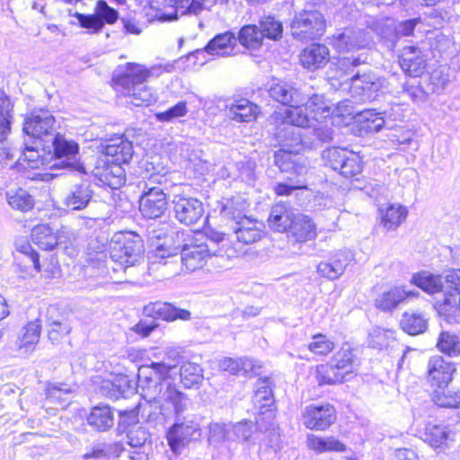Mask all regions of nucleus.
Segmentation results:
<instances>
[{
	"label": "nucleus",
	"mask_w": 460,
	"mask_h": 460,
	"mask_svg": "<svg viewBox=\"0 0 460 460\" xmlns=\"http://www.w3.org/2000/svg\"><path fill=\"white\" fill-rule=\"evenodd\" d=\"M174 368L175 365L165 362L142 365L138 368L137 385L145 399L150 402L161 399L172 407L175 418H178L187 410L189 398L171 382L170 372Z\"/></svg>",
	"instance_id": "nucleus-1"
},
{
	"label": "nucleus",
	"mask_w": 460,
	"mask_h": 460,
	"mask_svg": "<svg viewBox=\"0 0 460 460\" xmlns=\"http://www.w3.org/2000/svg\"><path fill=\"white\" fill-rule=\"evenodd\" d=\"M157 70L160 68L147 69L139 64L128 63L123 73L113 76L114 88L123 95L128 96L129 102L133 105L148 106L155 102L156 97L145 83Z\"/></svg>",
	"instance_id": "nucleus-2"
},
{
	"label": "nucleus",
	"mask_w": 460,
	"mask_h": 460,
	"mask_svg": "<svg viewBox=\"0 0 460 460\" xmlns=\"http://www.w3.org/2000/svg\"><path fill=\"white\" fill-rule=\"evenodd\" d=\"M143 240L135 232L115 233L110 243L111 260L106 262L107 269L114 271L135 266L143 259Z\"/></svg>",
	"instance_id": "nucleus-3"
},
{
	"label": "nucleus",
	"mask_w": 460,
	"mask_h": 460,
	"mask_svg": "<svg viewBox=\"0 0 460 460\" xmlns=\"http://www.w3.org/2000/svg\"><path fill=\"white\" fill-rule=\"evenodd\" d=\"M359 361L350 347H342L326 364L316 367L315 378L319 385H334L349 380L358 371Z\"/></svg>",
	"instance_id": "nucleus-4"
},
{
	"label": "nucleus",
	"mask_w": 460,
	"mask_h": 460,
	"mask_svg": "<svg viewBox=\"0 0 460 460\" xmlns=\"http://www.w3.org/2000/svg\"><path fill=\"white\" fill-rule=\"evenodd\" d=\"M253 404L257 410V426L262 430L274 426L275 400L272 393V381L270 377L260 378L255 384Z\"/></svg>",
	"instance_id": "nucleus-5"
},
{
	"label": "nucleus",
	"mask_w": 460,
	"mask_h": 460,
	"mask_svg": "<svg viewBox=\"0 0 460 460\" xmlns=\"http://www.w3.org/2000/svg\"><path fill=\"white\" fill-rule=\"evenodd\" d=\"M159 176L153 175L148 181H141L138 188L142 190L139 199V209L147 218H157L167 210V197L164 190L155 183Z\"/></svg>",
	"instance_id": "nucleus-6"
},
{
	"label": "nucleus",
	"mask_w": 460,
	"mask_h": 460,
	"mask_svg": "<svg viewBox=\"0 0 460 460\" xmlns=\"http://www.w3.org/2000/svg\"><path fill=\"white\" fill-rule=\"evenodd\" d=\"M325 20L317 10H303L296 13L290 24L292 36L299 40H314L323 35Z\"/></svg>",
	"instance_id": "nucleus-7"
},
{
	"label": "nucleus",
	"mask_w": 460,
	"mask_h": 460,
	"mask_svg": "<svg viewBox=\"0 0 460 460\" xmlns=\"http://www.w3.org/2000/svg\"><path fill=\"white\" fill-rule=\"evenodd\" d=\"M52 146L55 158L59 160L53 166L84 174L88 173L87 167L77 159L79 145L75 141L57 134L53 137Z\"/></svg>",
	"instance_id": "nucleus-8"
},
{
	"label": "nucleus",
	"mask_w": 460,
	"mask_h": 460,
	"mask_svg": "<svg viewBox=\"0 0 460 460\" xmlns=\"http://www.w3.org/2000/svg\"><path fill=\"white\" fill-rule=\"evenodd\" d=\"M196 436H200V424L192 415L175 418L174 424L168 429L166 438L172 451L180 454L181 450Z\"/></svg>",
	"instance_id": "nucleus-9"
},
{
	"label": "nucleus",
	"mask_w": 460,
	"mask_h": 460,
	"mask_svg": "<svg viewBox=\"0 0 460 460\" xmlns=\"http://www.w3.org/2000/svg\"><path fill=\"white\" fill-rule=\"evenodd\" d=\"M323 157L334 171L346 178L355 177L362 172V161L356 153L332 147L324 151Z\"/></svg>",
	"instance_id": "nucleus-10"
},
{
	"label": "nucleus",
	"mask_w": 460,
	"mask_h": 460,
	"mask_svg": "<svg viewBox=\"0 0 460 460\" xmlns=\"http://www.w3.org/2000/svg\"><path fill=\"white\" fill-rule=\"evenodd\" d=\"M79 25L90 33L100 32L105 24H114L119 19V12L111 7L106 1L98 0L93 13L84 14L75 13Z\"/></svg>",
	"instance_id": "nucleus-11"
},
{
	"label": "nucleus",
	"mask_w": 460,
	"mask_h": 460,
	"mask_svg": "<svg viewBox=\"0 0 460 460\" xmlns=\"http://www.w3.org/2000/svg\"><path fill=\"white\" fill-rule=\"evenodd\" d=\"M86 167L88 173L91 172L102 184L111 189H119L125 183L126 173L122 164L110 160L108 156H98L92 168Z\"/></svg>",
	"instance_id": "nucleus-12"
},
{
	"label": "nucleus",
	"mask_w": 460,
	"mask_h": 460,
	"mask_svg": "<svg viewBox=\"0 0 460 460\" xmlns=\"http://www.w3.org/2000/svg\"><path fill=\"white\" fill-rule=\"evenodd\" d=\"M172 203L175 217L179 222L186 226L198 224L204 216L203 203L183 192H176L173 194Z\"/></svg>",
	"instance_id": "nucleus-13"
},
{
	"label": "nucleus",
	"mask_w": 460,
	"mask_h": 460,
	"mask_svg": "<svg viewBox=\"0 0 460 460\" xmlns=\"http://www.w3.org/2000/svg\"><path fill=\"white\" fill-rule=\"evenodd\" d=\"M55 118L44 109L34 110L24 120L23 131L35 139L51 135L55 130Z\"/></svg>",
	"instance_id": "nucleus-14"
},
{
	"label": "nucleus",
	"mask_w": 460,
	"mask_h": 460,
	"mask_svg": "<svg viewBox=\"0 0 460 460\" xmlns=\"http://www.w3.org/2000/svg\"><path fill=\"white\" fill-rule=\"evenodd\" d=\"M304 425L310 429L324 430L336 420V411L330 403L308 405L302 416Z\"/></svg>",
	"instance_id": "nucleus-15"
},
{
	"label": "nucleus",
	"mask_w": 460,
	"mask_h": 460,
	"mask_svg": "<svg viewBox=\"0 0 460 460\" xmlns=\"http://www.w3.org/2000/svg\"><path fill=\"white\" fill-rule=\"evenodd\" d=\"M18 155L17 164L23 168H39L43 164V159L38 150V146L24 144L22 153L19 150L6 146L5 143L0 145V160H13Z\"/></svg>",
	"instance_id": "nucleus-16"
},
{
	"label": "nucleus",
	"mask_w": 460,
	"mask_h": 460,
	"mask_svg": "<svg viewBox=\"0 0 460 460\" xmlns=\"http://www.w3.org/2000/svg\"><path fill=\"white\" fill-rule=\"evenodd\" d=\"M352 88L361 90L363 100L373 101L385 87V79L373 73L362 74L357 72L350 78Z\"/></svg>",
	"instance_id": "nucleus-17"
},
{
	"label": "nucleus",
	"mask_w": 460,
	"mask_h": 460,
	"mask_svg": "<svg viewBox=\"0 0 460 460\" xmlns=\"http://www.w3.org/2000/svg\"><path fill=\"white\" fill-rule=\"evenodd\" d=\"M230 227L236 240L243 244H252L260 241L264 234V224L251 217L231 223Z\"/></svg>",
	"instance_id": "nucleus-18"
},
{
	"label": "nucleus",
	"mask_w": 460,
	"mask_h": 460,
	"mask_svg": "<svg viewBox=\"0 0 460 460\" xmlns=\"http://www.w3.org/2000/svg\"><path fill=\"white\" fill-rule=\"evenodd\" d=\"M268 93L273 101L286 106H292L305 101L304 94L295 87L294 84L286 81L272 82Z\"/></svg>",
	"instance_id": "nucleus-19"
},
{
	"label": "nucleus",
	"mask_w": 460,
	"mask_h": 460,
	"mask_svg": "<svg viewBox=\"0 0 460 460\" xmlns=\"http://www.w3.org/2000/svg\"><path fill=\"white\" fill-rule=\"evenodd\" d=\"M456 368L441 356H433L428 362V378L433 386L441 388L447 386L452 380Z\"/></svg>",
	"instance_id": "nucleus-20"
},
{
	"label": "nucleus",
	"mask_w": 460,
	"mask_h": 460,
	"mask_svg": "<svg viewBox=\"0 0 460 460\" xmlns=\"http://www.w3.org/2000/svg\"><path fill=\"white\" fill-rule=\"evenodd\" d=\"M361 63L360 59L355 57L339 58L334 66L328 71V79L331 81V84L339 88L343 84L350 82L351 76L357 73L355 68Z\"/></svg>",
	"instance_id": "nucleus-21"
},
{
	"label": "nucleus",
	"mask_w": 460,
	"mask_h": 460,
	"mask_svg": "<svg viewBox=\"0 0 460 460\" xmlns=\"http://www.w3.org/2000/svg\"><path fill=\"white\" fill-rule=\"evenodd\" d=\"M144 313L146 316L152 318H161L167 322H172L177 319L187 321L190 319L191 313L186 309L178 308L166 302L156 301L149 303L144 307Z\"/></svg>",
	"instance_id": "nucleus-22"
},
{
	"label": "nucleus",
	"mask_w": 460,
	"mask_h": 460,
	"mask_svg": "<svg viewBox=\"0 0 460 460\" xmlns=\"http://www.w3.org/2000/svg\"><path fill=\"white\" fill-rule=\"evenodd\" d=\"M237 38L232 31H226L216 35L206 45L204 49H198L194 55H204L208 53L212 56H230L234 53Z\"/></svg>",
	"instance_id": "nucleus-23"
},
{
	"label": "nucleus",
	"mask_w": 460,
	"mask_h": 460,
	"mask_svg": "<svg viewBox=\"0 0 460 460\" xmlns=\"http://www.w3.org/2000/svg\"><path fill=\"white\" fill-rule=\"evenodd\" d=\"M128 445L132 447L129 452L131 460H148L151 452L150 435L145 428H132L128 431Z\"/></svg>",
	"instance_id": "nucleus-24"
},
{
	"label": "nucleus",
	"mask_w": 460,
	"mask_h": 460,
	"mask_svg": "<svg viewBox=\"0 0 460 460\" xmlns=\"http://www.w3.org/2000/svg\"><path fill=\"white\" fill-rule=\"evenodd\" d=\"M170 7L172 12H158L156 17L162 22H172L178 19L179 13L183 15L186 13L198 14L204 8V0H164Z\"/></svg>",
	"instance_id": "nucleus-25"
},
{
	"label": "nucleus",
	"mask_w": 460,
	"mask_h": 460,
	"mask_svg": "<svg viewBox=\"0 0 460 460\" xmlns=\"http://www.w3.org/2000/svg\"><path fill=\"white\" fill-rule=\"evenodd\" d=\"M455 432L448 425L428 423L425 427L424 441L433 448H449L455 441Z\"/></svg>",
	"instance_id": "nucleus-26"
},
{
	"label": "nucleus",
	"mask_w": 460,
	"mask_h": 460,
	"mask_svg": "<svg viewBox=\"0 0 460 460\" xmlns=\"http://www.w3.org/2000/svg\"><path fill=\"white\" fill-rule=\"evenodd\" d=\"M399 62L402 69L413 77L420 75L426 67V58L417 46L404 47Z\"/></svg>",
	"instance_id": "nucleus-27"
},
{
	"label": "nucleus",
	"mask_w": 460,
	"mask_h": 460,
	"mask_svg": "<svg viewBox=\"0 0 460 460\" xmlns=\"http://www.w3.org/2000/svg\"><path fill=\"white\" fill-rule=\"evenodd\" d=\"M330 60V51L327 46L313 43L307 46L300 54L301 65L308 70H317L323 67Z\"/></svg>",
	"instance_id": "nucleus-28"
},
{
	"label": "nucleus",
	"mask_w": 460,
	"mask_h": 460,
	"mask_svg": "<svg viewBox=\"0 0 460 460\" xmlns=\"http://www.w3.org/2000/svg\"><path fill=\"white\" fill-rule=\"evenodd\" d=\"M296 216L288 204L279 202L271 208L268 223L272 230L284 233L290 229Z\"/></svg>",
	"instance_id": "nucleus-29"
},
{
	"label": "nucleus",
	"mask_w": 460,
	"mask_h": 460,
	"mask_svg": "<svg viewBox=\"0 0 460 460\" xmlns=\"http://www.w3.org/2000/svg\"><path fill=\"white\" fill-rule=\"evenodd\" d=\"M227 116L236 122H251L257 119L260 108L245 98L234 100L226 106Z\"/></svg>",
	"instance_id": "nucleus-30"
},
{
	"label": "nucleus",
	"mask_w": 460,
	"mask_h": 460,
	"mask_svg": "<svg viewBox=\"0 0 460 460\" xmlns=\"http://www.w3.org/2000/svg\"><path fill=\"white\" fill-rule=\"evenodd\" d=\"M349 262V254L346 252L339 251L327 261H321L317 266V272L323 278L334 280L343 274Z\"/></svg>",
	"instance_id": "nucleus-31"
},
{
	"label": "nucleus",
	"mask_w": 460,
	"mask_h": 460,
	"mask_svg": "<svg viewBox=\"0 0 460 460\" xmlns=\"http://www.w3.org/2000/svg\"><path fill=\"white\" fill-rule=\"evenodd\" d=\"M338 52L345 53L366 46L363 32L360 30H346L333 36L329 42Z\"/></svg>",
	"instance_id": "nucleus-32"
},
{
	"label": "nucleus",
	"mask_w": 460,
	"mask_h": 460,
	"mask_svg": "<svg viewBox=\"0 0 460 460\" xmlns=\"http://www.w3.org/2000/svg\"><path fill=\"white\" fill-rule=\"evenodd\" d=\"M209 257V252L206 244H185L181 252L182 265L187 270L194 271L203 267Z\"/></svg>",
	"instance_id": "nucleus-33"
},
{
	"label": "nucleus",
	"mask_w": 460,
	"mask_h": 460,
	"mask_svg": "<svg viewBox=\"0 0 460 460\" xmlns=\"http://www.w3.org/2000/svg\"><path fill=\"white\" fill-rule=\"evenodd\" d=\"M133 155L132 143L122 136L110 140L104 147V153L101 156H108L110 160L120 164H128Z\"/></svg>",
	"instance_id": "nucleus-34"
},
{
	"label": "nucleus",
	"mask_w": 460,
	"mask_h": 460,
	"mask_svg": "<svg viewBox=\"0 0 460 460\" xmlns=\"http://www.w3.org/2000/svg\"><path fill=\"white\" fill-rule=\"evenodd\" d=\"M93 191L88 182H81L72 186L64 198V205L72 210L84 209L93 198Z\"/></svg>",
	"instance_id": "nucleus-35"
},
{
	"label": "nucleus",
	"mask_w": 460,
	"mask_h": 460,
	"mask_svg": "<svg viewBox=\"0 0 460 460\" xmlns=\"http://www.w3.org/2000/svg\"><path fill=\"white\" fill-rule=\"evenodd\" d=\"M298 152L299 151H290L288 148L282 147L275 152L274 163L281 172L301 176L306 172V168L298 162Z\"/></svg>",
	"instance_id": "nucleus-36"
},
{
	"label": "nucleus",
	"mask_w": 460,
	"mask_h": 460,
	"mask_svg": "<svg viewBox=\"0 0 460 460\" xmlns=\"http://www.w3.org/2000/svg\"><path fill=\"white\" fill-rule=\"evenodd\" d=\"M360 134H373L379 132L385 125L382 113L375 110H365L355 116Z\"/></svg>",
	"instance_id": "nucleus-37"
},
{
	"label": "nucleus",
	"mask_w": 460,
	"mask_h": 460,
	"mask_svg": "<svg viewBox=\"0 0 460 460\" xmlns=\"http://www.w3.org/2000/svg\"><path fill=\"white\" fill-rule=\"evenodd\" d=\"M268 430L265 428L261 430L257 426V421L253 423L252 420H244L231 426V440L255 444L256 440L260 439L259 434Z\"/></svg>",
	"instance_id": "nucleus-38"
},
{
	"label": "nucleus",
	"mask_w": 460,
	"mask_h": 460,
	"mask_svg": "<svg viewBox=\"0 0 460 460\" xmlns=\"http://www.w3.org/2000/svg\"><path fill=\"white\" fill-rule=\"evenodd\" d=\"M314 119L308 112L307 108L302 103L293 104L289 106L288 109L286 110L282 125L288 127H296V128H311V124H313Z\"/></svg>",
	"instance_id": "nucleus-39"
},
{
	"label": "nucleus",
	"mask_w": 460,
	"mask_h": 460,
	"mask_svg": "<svg viewBox=\"0 0 460 460\" xmlns=\"http://www.w3.org/2000/svg\"><path fill=\"white\" fill-rule=\"evenodd\" d=\"M101 389L106 396L115 400L127 397L134 391L132 382L127 376H116L112 381H103Z\"/></svg>",
	"instance_id": "nucleus-40"
},
{
	"label": "nucleus",
	"mask_w": 460,
	"mask_h": 460,
	"mask_svg": "<svg viewBox=\"0 0 460 460\" xmlns=\"http://www.w3.org/2000/svg\"><path fill=\"white\" fill-rule=\"evenodd\" d=\"M289 232L297 242L303 243L312 240L316 236V226L308 216L297 214Z\"/></svg>",
	"instance_id": "nucleus-41"
},
{
	"label": "nucleus",
	"mask_w": 460,
	"mask_h": 460,
	"mask_svg": "<svg viewBox=\"0 0 460 460\" xmlns=\"http://www.w3.org/2000/svg\"><path fill=\"white\" fill-rule=\"evenodd\" d=\"M88 424L97 431H106L114 424V412L109 405H98L87 417Z\"/></svg>",
	"instance_id": "nucleus-42"
},
{
	"label": "nucleus",
	"mask_w": 460,
	"mask_h": 460,
	"mask_svg": "<svg viewBox=\"0 0 460 460\" xmlns=\"http://www.w3.org/2000/svg\"><path fill=\"white\" fill-rule=\"evenodd\" d=\"M405 300V289L402 287H394L381 293L375 299V305L383 312H391Z\"/></svg>",
	"instance_id": "nucleus-43"
},
{
	"label": "nucleus",
	"mask_w": 460,
	"mask_h": 460,
	"mask_svg": "<svg viewBox=\"0 0 460 460\" xmlns=\"http://www.w3.org/2000/svg\"><path fill=\"white\" fill-rule=\"evenodd\" d=\"M428 322L429 319L423 313L405 312L402 315L400 326L409 335H418L427 331Z\"/></svg>",
	"instance_id": "nucleus-44"
},
{
	"label": "nucleus",
	"mask_w": 460,
	"mask_h": 460,
	"mask_svg": "<svg viewBox=\"0 0 460 460\" xmlns=\"http://www.w3.org/2000/svg\"><path fill=\"white\" fill-rule=\"evenodd\" d=\"M408 210L401 205H390L385 210H380V225L386 231H394L406 219Z\"/></svg>",
	"instance_id": "nucleus-45"
},
{
	"label": "nucleus",
	"mask_w": 460,
	"mask_h": 460,
	"mask_svg": "<svg viewBox=\"0 0 460 460\" xmlns=\"http://www.w3.org/2000/svg\"><path fill=\"white\" fill-rule=\"evenodd\" d=\"M55 230L48 224L35 226L31 230V240L40 249L51 251L58 246Z\"/></svg>",
	"instance_id": "nucleus-46"
},
{
	"label": "nucleus",
	"mask_w": 460,
	"mask_h": 460,
	"mask_svg": "<svg viewBox=\"0 0 460 460\" xmlns=\"http://www.w3.org/2000/svg\"><path fill=\"white\" fill-rule=\"evenodd\" d=\"M411 283L428 294H436L443 290L444 282L440 275L421 271L411 277Z\"/></svg>",
	"instance_id": "nucleus-47"
},
{
	"label": "nucleus",
	"mask_w": 460,
	"mask_h": 460,
	"mask_svg": "<svg viewBox=\"0 0 460 460\" xmlns=\"http://www.w3.org/2000/svg\"><path fill=\"white\" fill-rule=\"evenodd\" d=\"M277 137L282 142V147L288 148L290 151H300L303 146H307L306 142L300 130L295 129L292 127L280 126L277 129Z\"/></svg>",
	"instance_id": "nucleus-48"
},
{
	"label": "nucleus",
	"mask_w": 460,
	"mask_h": 460,
	"mask_svg": "<svg viewBox=\"0 0 460 460\" xmlns=\"http://www.w3.org/2000/svg\"><path fill=\"white\" fill-rule=\"evenodd\" d=\"M13 105L4 90L0 89V145H4L10 129Z\"/></svg>",
	"instance_id": "nucleus-49"
},
{
	"label": "nucleus",
	"mask_w": 460,
	"mask_h": 460,
	"mask_svg": "<svg viewBox=\"0 0 460 460\" xmlns=\"http://www.w3.org/2000/svg\"><path fill=\"white\" fill-rule=\"evenodd\" d=\"M15 252L14 261H22L23 258L29 259L33 270L39 273L41 270L39 253L32 248L28 239L19 237L14 242Z\"/></svg>",
	"instance_id": "nucleus-50"
},
{
	"label": "nucleus",
	"mask_w": 460,
	"mask_h": 460,
	"mask_svg": "<svg viewBox=\"0 0 460 460\" xmlns=\"http://www.w3.org/2000/svg\"><path fill=\"white\" fill-rule=\"evenodd\" d=\"M236 38L237 41L248 49H258L261 47L263 40L261 29L254 24L243 26Z\"/></svg>",
	"instance_id": "nucleus-51"
},
{
	"label": "nucleus",
	"mask_w": 460,
	"mask_h": 460,
	"mask_svg": "<svg viewBox=\"0 0 460 460\" xmlns=\"http://www.w3.org/2000/svg\"><path fill=\"white\" fill-rule=\"evenodd\" d=\"M40 335V325L38 322H31L22 330V337L18 342L19 349H22L25 353L34 350L35 346L39 342Z\"/></svg>",
	"instance_id": "nucleus-52"
},
{
	"label": "nucleus",
	"mask_w": 460,
	"mask_h": 460,
	"mask_svg": "<svg viewBox=\"0 0 460 460\" xmlns=\"http://www.w3.org/2000/svg\"><path fill=\"white\" fill-rule=\"evenodd\" d=\"M246 208L247 204L244 199L241 198H233L227 199L222 205L220 213L224 217L231 220L232 223H235L247 217L245 214Z\"/></svg>",
	"instance_id": "nucleus-53"
},
{
	"label": "nucleus",
	"mask_w": 460,
	"mask_h": 460,
	"mask_svg": "<svg viewBox=\"0 0 460 460\" xmlns=\"http://www.w3.org/2000/svg\"><path fill=\"white\" fill-rule=\"evenodd\" d=\"M8 204L13 208L21 211H28L34 206L33 197L24 189L11 190L6 192Z\"/></svg>",
	"instance_id": "nucleus-54"
},
{
	"label": "nucleus",
	"mask_w": 460,
	"mask_h": 460,
	"mask_svg": "<svg viewBox=\"0 0 460 460\" xmlns=\"http://www.w3.org/2000/svg\"><path fill=\"white\" fill-rule=\"evenodd\" d=\"M305 105L314 121H319L321 119H326L332 114L331 107L323 95H312Z\"/></svg>",
	"instance_id": "nucleus-55"
},
{
	"label": "nucleus",
	"mask_w": 460,
	"mask_h": 460,
	"mask_svg": "<svg viewBox=\"0 0 460 460\" xmlns=\"http://www.w3.org/2000/svg\"><path fill=\"white\" fill-rule=\"evenodd\" d=\"M181 381L187 388L199 385L203 379L202 367L193 362H185L180 369Z\"/></svg>",
	"instance_id": "nucleus-56"
},
{
	"label": "nucleus",
	"mask_w": 460,
	"mask_h": 460,
	"mask_svg": "<svg viewBox=\"0 0 460 460\" xmlns=\"http://www.w3.org/2000/svg\"><path fill=\"white\" fill-rule=\"evenodd\" d=\"M438 350L449 357L460 355V338L450 332H441L437 341Z\"/></svg>",
	"instance_id": "nucleus-57"
},
{
	"label": "nucleus",
	"mask_w": 460,
	"mask_h": 460,
	"mask_svg": "<svg viewBox=\"0 0 460 460\" xmlns=\"http://www.w3.org/2000/svg\"><path fill=\"white\" fill-rule=\"evenodd\" d=\"M434 307L438 314L443 316L449 324L459 322L460 310H458L456 301L453 302L450 296H446L442 302H436Z\"/></svg>",
	"instance_id": "nucleus-58"
},
{
	"label": "nucleus",
	"mask_w": 460,
	"mask_h": 460,
	"mask_svg": "<svg viewBox=\"0 0 460 460\" xmlns=\"http://www.w3.org/2000/svg\"><path fill=\"white\" fill-rule=\"evenodd\" d=\"M432 401L442 408H457L460 404V396L456 392L446 389V386L438 388L432 394Z\"/></svg>",
	"instance_id": "nucleus-59"
},
{
	"label": "nucleus",
	"mask_w": 460,
	"mask_h": 460,
	"mask_svg": "<svg viewBox=\"0 0 460 460\" xmlns=\"http://www.w3.org/2000/svg\"><path fill=\"white\" fill-rule=\"evenodd\" d=\"M394 340L393 331L376 327L369 334L368 345L373 349H383L387 348Z\"/></svg>",
	"instance_id": "nucleus-60"
},
{
	"label": "nucleus",
	"mask_w": 460,
	"mask_h": 460,
	"mask_svg": "<svg viewBox=\"0 0 460 460\" xmlns=\"http://www.w3.org/2000/svg\"><path fill=\"white\" fill-rule=\"evenodd\" d=\"M260 29L263 38H268L277 40L282 37L283 26L282 23L274 16H264L260 21Z\"/></svg>",
	"instance_id": "nucleus-61"
},
{
	"label": "nucleus",
	"mask_w": 460,
	"mask_h": 460,
	"mask_svg": "<svg viewBox=\"0 0 460 460\" xmlns=\"http://www.w3.org/2000/svg\"><path fill=\"white\" fill-rule=\"evenodd\" d=\"M119 445L115 443H96L93 444L83 456L84 459L96 458L104 459L117 456Z\"/></svg>",
	"instance_id": "nucleus-62"
},
{
	"label": "nucleus",
	"mask_w": 460,
	"mask_h": 460,
	"mask_svg": "<svg viewBox=\"0 0 460 460\" xmlns=\"http://www.w3.org/2000/svg\"><path fill=\"white\" fill-rule=\"evenodd\" d=\"M310 447L319 453L325 451L342 452L345 450V445L333 437L310 438Z\"/></svg>",
	"instance_id": "nucleus-63"
},
{
	"label": "nucleus",
	"mask_w": 460,
	"mask_h": 460,
	"mask_svg": "<svg viewBox=\"0 0 460 460\" xmlns=\"http://www.w3.org/2000/svg\"><path fill=\"white\" fill-rule=\"evenodd\" d=\"M333 349V341L322 333L314 335L313 341L308 345V349L315 355H327L332 351Z\"/></svg>",
	"instance_id": "nucleus-64"
}]
</instances>
